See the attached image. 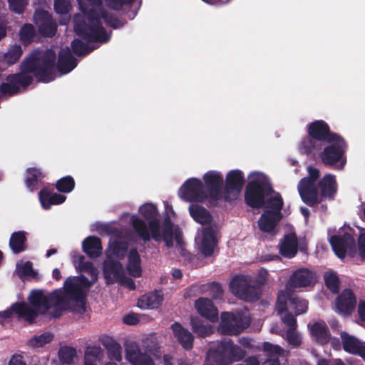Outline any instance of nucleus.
<instances>
[{
    "instance_id": "1",
    "label": "nucleus",
    "mask_w": 365,
    "mask_h": 365,
    "mask_svg": "<svg viewBox=\"0 0 365 365\" xmlns=\"http://www.w3.org/2000/svg\"><path fill=\"white\" fill-rule=\"evenodd\" d=\"M29 304L25 302H16L10 309L0 312V317L6 319L12 312L29 324L34 322L36 317L43 315L53 307L56 309L53 317L59 318L62 312L69 311L83 313L86 311V295L82 287L70 278L64 282V291L55 289L45 294L43 290H32L28 297Z\"/></svg>"
},
{
    "instance_id": "2",
    "label": "nucleus",
    "mask_w": 365,
    "mask_h": 365,
    "mask_svg": "<svg viewBox=\"0 0 365 365\" xmlns=\"http://www.w3.org/2000/svg\"><path fill=\"white\" fill-rule=\"evenodd\" d=\"M56 52L51 48L33 50L19 65L20 72L8 75L6 82L0 85V93L10 96L19 93L20 87L30 86L34 78L31 74L42 83H49L55 79L54 63Z\"/></svg>"
},
{
    "instance_id": "3",
    "label": "nucleus",
    "mask_w": 365,
    "mask_h": 365,
    "mask_svg": "<svg viewBox=\"0 0 365 365\" xmlns=\"http://www.w3.org/2000/svg\"><path fill=\"white\" fill-rule=\"evenodd\" d=\"M86 19L87 21H76L74 30L80 38L88 43H104L110 40V36L102 26L101 19H103L105 24L113 29L122 28L127 24L126 20L118 19L103 9H100L99 11L93 9H90L86 14Z\"/></svg>"
},
{
    "instance_id": "4",
    "label": "nucleus",
    "mask_w": 365,
    "mask_h": 365,
    "mask_svg": "<svg viewBox=\"0 0 365 365\" xmlns=\"http://www.w3.org/2000/svg\"><path fill=\"white\" fill-rule=\"evenodd\" d=\"M307 136L299 145L301 153L314 157L324 147V143H331L340 135L331 132L327 123L323 120H316L307 126Z\"/></svg>"
},
{
    "instance_id": "5",
    "label": "nucleus",
    "mask_w": 365,
    "mask_h": 365,
    "mask_svg": "<svg viewBox=\"0 0 365 365\" xmlns=\"http://www.w3.org/2000/svg\"><path fill=\"white\" fill-rule=\"evenodd\" d=\"M140 215L148 221V225L141 219L133 218L132 225L137 235L144 241L149 242L153 238L156 242L161 240L160 221L157 218V207L146 203L140 207Z\"/></svg>"
},
{
    "instance_id": "6",
    "label": "nucleus",
    "mask_w": 365,
    "mask_h": 365,
    "mask_svg": "<svg viewBox=\"0 0 365 365\" xmlns=\"http://www.w3.org/2000/svg\"><path fill=\"white\" fill-rule=\"evenodd\" d=\"M252 179L247 183L245 191V201L247 206L253 209L262 208L265 199L274 192L267 178L260 173L252 174Z\"/></svg>"
},
{
    "instance_id": "7",
    "label": "nucleus",
    "mask_w": 365,
    "mask_h": 365,
    "mask_svg": "<svg viewBox=\"0 0 365 365\" xmlns=\"http://www.w3.org/2000/svg\"><path fill=\"white\" fill-rule=\"evenodd\" d=\"M328 145L323 147L317 154L322 163L327 167L341 170L344 169L346 158L345 155L348 145L341 135H339Z\"/></svg>"
},
{
    "instance_id": "8",
    "label": "nucleus",
    "mask_w": 365,
    "mask_h": 365,
    "mask_svg": "<svg viewBox=\"0 0 365 365\" xmlns=\"http://www.w3.org/2000/svg\"><path fill=\"white\" fill-rule=\"evenodd\" d=\"M208 356L217 365H230L242 360L245 356V351L232 339L225 338L209 349Z\"/></svg>"
},
{
    "instance_id": "9",
    "label": "nucleus",
    "mask_w": 365,
    "mask_h": 365,
    "mask_svg": "<svg viewBox=\"0 0 365 365\" xmlns=\"http://www.w3.org/2000/svg\"><path fill=\"white\" fill-rule=\"evenodd\" d=\"M308 177L300 180L297 188L302 201L309 207H314L319 203V192L316 187V181L319 177V170L317 168H308Z\"/></svg>"
},
{
    "instance_id": "10",
    "label": "nucleus",
    "mask_w": 365,
    "mask_h": 365,
    "mask_svg": "<svg viewBox=\"0 0 365 365\" xmlns=\"http://www.w3.org/2000/svg\"><path fill=\"white\" fill-rule=\"evenodd\" d=\"M217 330L223 335L237 336L250 326V319L244 314H235L228 312L221 314Z\"/></svg>"
},
{
    "instance_id": "11",
    "label": "nucleus",
    "mask_w": 365,
    "mask_h": 365,
    "mask_svg": "<svg viewBox=\"0 0 365 365\" xmlns=\"http://www.w3.org/2000/svg\"><path fill=\"white\" fill-rule=\"evenodd\" d=\"M287 309L293 310L297 316L302 314L308 309V301L289 291L281 290L277 295L276 309L278 314H282Z\"/></svg>"
},
{
    "instance_id": "12",
    "label": "nucleus",
    "mask_w": 365,
    "mask_h": 365,
    "mask_svg": "<svg viewBox=\"0 0 365 365\" xmlns=\"http://www.w3.org/2000/svg\"><path fill=\"white\" fill-rule=\"evenodd\" d=\"M231 292L246 302H255L259 298L258 289L250 285L243 275L235 276L230 283Z\"/></svg>"
},
{
    "instance_id": "13",
    "label": "nucleus",
    "mask_w": 365,
    "mask_h": 365,
    "mask_svg": "<svg viewBox=\"0 0 365 365\" xmlns=\"http://www.w3.org/2000/svg\"><path fill=\"white\" fill-rule=\"evenodd\" d=\"M180 197L187 202H203L208 199L202 181L197 178L187 180L180 188Z\"/></svg>"
},
{
    "instance_id": "14",
    "label": "nucleus",
    "mask_w": 365,
    "mask_h": 365,
    "mask_svg": "<svg viewBox=\"0 0 365 365\" xmlns=\"http://www.w3.org/2000/svg\"><path fill=\"white\" fill-rule=\"evenodd\" d=\"M243 173L240 170H232L227 173L225 178L223 198L226 202L237 199L245 184Z\"/></svg>"
},
{
    "instance_id": "15",
    "label": "nucleus",
    "mask_w": 365,
    "mask_h": 365,
    "mask_svg": "<svg viewBox=\"0 0 365 365\" xmlns=\"http://www.w3.org/2000/svg\"><path fill=\"white\" fill-rule=\"evenodd\" d=\"M203 180L207 187L208 198L212 203L217 202L223 197L222 186L223 185V177L220 173L211 170L203 175Z\"/></svg>"
},
{
    "instance_id": "16",
    "label": "nucleus",
    "mask_w": 365,
    "mask_h": 365,
    "mask_svg": "<svg viewBox=\"0 0 365 365\" xmlns=\"http://www.w3.org/2000/svg\"><path fill=\"white\" fill-rule=\"evenodd\" d=\"M34 19L42 36L53 37L56 35L57 24L48 11L36 10L34 14Z\"/></svg>"
},
{
    "instance_id": "17",
    "label": "nucleus",
    "mask_w": 365,
    "mask_h": 365,
    "mask_svg": "<svg viewBox=\"0 0 365 365\" xmlns=\"http://www.w3.org/2000/svg\"><path fill=\"white\" fill-rule=\"evenodd\" d=\"M103 273L107 284L122 282L125 278L123 264L114 259L106 257L103 263Z\"/></svg>"
},
{
    "instance_id": "18",
    "label": "nucleus",
    "mask_w": 365,
    "mask_h": 365,
    "mask_svg": "<svg viewBox=\"0 0 365 365\" xmlns=\"http://www.w3.org/2000/svg\"><path fill=\"white\" fill-rule=\"evenodd\" d=\"M329 242L333 251L340 259L345 257L348 250L355 249V240L349 232H345L341 235H334L330 237Z\"/></svg>"
},
{
    "instance_id": "19",
    "label": "nucleus",
    "mask_w": 365,
    "mask_h": 365,
    "mask_svg": "<svg viewBox=\"0 0 365 365\" xmlns=\"http://www.w3.org/2000/svg\"><path fill=\"white\" fill-rule=\"evenodd\" d=\"M316 276L314 272L307 268H299L289 277L287 283V289L307 287L314 284Z\"/></svg>"
},
{
    "instance_id": "20",
    "label": "nucleus",
    "mask_w": 365,
    "mask_h": 365,
    "mask_svg": "<svg viewBox=\"0 0 365 365\" xmlns=\"http://www.w3.org/2000/svg\"><path fill=\"white\" fill-rule=\"evenodd\" d=\"M335 309L344 316L350 315L356 305V298L350 289H344L335 299Z\"/></svg>"
},
{
    "instance_id": "21",
    "label": "nucleus",
    "mask_w": 365,
    "mask_h": 365,
    "mask_svg": "<svg viewBox=\"0 0 365 365\" xmlns=\"http://www.w3.org/2000/svg\"><path fill=\"white\" fill-rule=\"evenodd\" d=\"M319 203L323 199L333 200L337 192L336 178L333 175H324L317 183Z\"/></svg>"
},
{
    "instance_id": "22",
    "label": "nucleus",
    "mask_w": 365,
    "mask_h": 365,
    "mask_svg": "<svg viewBox=\"0 0 365 365\" xmlns=\"http://www.w3.org/2000/svg\"><path fill=\"white\" fill-rule=\"evenodd\" d=\"M77 60L72 55L68 47L61 49L58 53V61L54 63L55 71L56 69L61 74H67L70 73L77 66Z\"/></svg>"
},
{
    "instance_id": "23",
    "label": "nucleus",
    "mask_w": 365,
    "mask_h": 365,
    "mask_svg": "<svg viewBox=\"0 0 365 365\" xmlns=\"http://www.w3.org/2000/svg\"><path fill=\"white\" fill-rule=\"evenodd\" d=\"M195 308L201 317L210 322L218 321V311L211 299L200 297L195 302Z\"/></svg>"
},
{
    "instance_id": "24",
    "label": "nucleus",
    "mask_w": 365,
    "mask_h": 365,
    "mask_svg": "<svg viewBox=\"0 0 365 365\" xmlns=\"http://www.w3.org/2000/svg\"><path fill=\"white\" fill-rule=\"evenodd\" d=\"M171 329L174 337L184 349L190 350L192 348L194 336L188 329L178 322L173 323L171 325Z\"/></svg>"
},
{
    "instance_id": "25",
    "label": "nucleus",
    "mask_w": 365,
    "mask_h": 365,
    "mask_svg": "<svg viewBox=\"0 0 365 365\" xmlns=\"http://www.w3.org/2000/svg\"><path fill=\"white\" fill-rule=\"evenodd\" d=\"M126 358L133 365H154L152 358L145 353H142L136 344H130L125 347Z\"/></svg>"
},
{
    "instance_id": "26",
    "label": "nucleus",
    "mask_w": 365,
    "mask_h": 365,
    "mask_svg": "<svg viewBox=\"0 0 365 365\" xmlns=\"http://www.w3.org/2000/svg\"><path fill=\"white\" fill-rule=\"evenodd\" d=\"M279 253L286 258L294 257L298 252V240L295 234L285 235L279 245Z\"/></svg>"
},
{
    "instance_id": "27",
    "label": "nucleus",
    "mask_w": 365,
    "mask_h": 365,
    "mask_svg": "<svg viewBox=\"0 0 365 365\" xmlns=\"http://www.w3.org/2000/svg\"><path fill=\"white\" fill-rule=\"evenodd\" d=\"M215 232L212 227H206L202 230V240L200 247L201 253L205 257H210L217 246Z\"/></svg>"
},
{
    "instance_id": "28",
    "label": "nucleus",
    "mask_w": 365,
    "mask_h": 365,
    "mask_svg": "<svg viewBox=\"0 0 365 365\" xmlns=\"http://www.w3.org/2000/svg\"><path fill=\"white\" fill-rule=\"evenodd\" d=\"M82 249L90 258L96 259L102 255L101 240L98 237L88 236L83 241Z\"/></svg>"
},
{
    "instance_id": "29",
    "label": "nucleus",
    "mask_w": 365,
    "mask_h": 365,
    "mask_svg": "<svg viewBox=\"0 0 365 365\" xmlns=\"http://www.w3.org/2000/svg\"><path fill=\"white\" fill-rule=\"evenodd\" d=\"M27 232L24 230L14 232L9 238V245L15 255L20 254L27 250Z\"/></svg>"
},
{
    "instance_id": "30",
    "label": "nucleus",
    "mask_w": 365,
    "mask_h": 365,
    "mask_svg": "<svg viewBox=\"0 0 365 365\" xmlns=\"http://www.w3.org/2000/svg\"><path fill=\"white\" fill-rule=\"evenodd\" d=\"M282 218V216L274 215V213L264 211L257 221L258 227L263 232L271 233L274 230Z\"/></svg>"
},
{
    "instance_id": "31",
    "label": "nucleus",
    "mask_w": 365,
    "mask_h": 365,
    "mask_svg": "<svg viewBox=\"0 0 365 365\" xmlns=\"http://www.w3.org/2000/svg\"><path fill=\"white\" fill-rule=\"evenodd\" d=\"M38 197L43 209L48 210L53 205H60L65 202L66 197L59 193H52L46 188L41 190Z\"/></svg>"
},
{
    "instance_id": "32",
    "label": "nucleus",
    "mask_w": 365,
    "mask_h": 365,
    "mask_svg": "<svg viewBox=\"0 0 365 365\" xmlns=\"http://www.w3.org/2000/svg\"><path fill=\"white\" fill-rule=\"evenodd\" d=\"M188 210L192 218L200 225H210L212 221V215L202 205L191 204L189 206Z\"/></svg>"
},
{
    "instance_id": "33",
    "label": "nucleus",
    "mask_w": 365,
    "mask_h": 365,
    "mask_svg": "<svg viewBox=\"0 0 365 365\" xmlns=\"http://www.w3.org/2000/svg\"><path fill=\"white\" fill-rule=\"evenodd\" d=\"M163 300V296L155 291L141 296L138 300L137 305L143 309H153L159 307Z\"/></svg>"
},
{
    "instance_id": "34",
    "label": "nucleus",
    "mask_w": 365,
    "mask_h": 365,
    "mask_svg": "<svg viewBox=\"0 0 365 365\" xmlns=\"http://www.w3.org/2000/svg\"><path fill=\"white\" fill-rule=\"evenodd\" d=\"M126 269L128 274L133 277H140L142 275L141 259L135 248L131 249L128 253Z\"/></svg>"
},
{
    "instance_id": "35",
    "label": "nucleus",
    "mask_w": 365,
    "mask_h": 365,
    "mask_svg": "<svg viewBox=\"0 0 365 365\" xmlns=\"http://www.w3.org/2000/svg\"><path fill=\"white\" fill-rule=\"evenodd\" d=\"M128 250V245L126 242L115 240L109 242L106 252V257L110 259L116 257L118 260H121L125 257Z\"/></svg>"
},
{
    "instance_id": "36",
    "label": "nucleus",
    "mask_w": 365,
    "mask_h": 365,
    "mask_svg": "<svg viewBox=\"0 0 365 365\" xmlns=\"http://www.w3.org/2000/svg\"><path fill=\"white\" fill-rule=\"evenodd\" d=\"M311 334L316 338L318 343L326 344L330 340V332L324 322H315L311 327Z\"/></svg>"
},
{
    "instance_id": "37",
    "label": "nucleus",
    "mask_w": 365,
    "mask_h": 365,
    "mask_svg": "<svg viewBox=\"0 0 365 365\" xmlns=\"http://www.w3.org/2000/svg\"><path fill=\"white\" fill-rule=\"evenodd\" d=\"M284 206V201L279 192H277L273 197H270L265 199V205L264 208L267 210H264L265 212H269L272 214L274 213V215L282 216V210Z\"/></svg>"
},
{
    "instance_id": "38",
    "label": "nucleus",
    "mask_w": 365,
    "mask_h": 365,
    "mask_svg": "<svg viewBox=\"0 0 365 365\" xmlns=\"http://www.w3.org/2000/svg\"><path fill=\"white\" fill-rule=\"evenodd\" d=\"M341 338L344 350L349 354L356 355L361 345L359 340L346 332L341 333Z\"/></svg>"
},
{
    "instance_id": "39",
    "label": "nucleus",
    "mask_w": 365,
    "mask_h": 365,
    "mask_svg": "<svg viewBox=\"0 0 365 365\" xmlns=\"http://www.w3.org/2000/svg\"><path fill=\"white\" fill-rule=\"evenodd\" d=\"M190 325L193 332L200 337L205 338L209 336L212 332L211 327L205 324L203 321L198 317H191Z\"/></svg>"
},
{
    "instance_id": "40",
    "label": "nucleus",
    "mask_w": 365,
    "mask_h": 365,
    "mask_svg": "<svg viewBox=\"0 0 365 365\" xmlns=\"http://www.w3.org/2000/svg\"><path fill=\"white\" fill-rule=\"evenodd\" d=\"M103 346L107 349L108 358L111 360L120 361L121 356V346L120 345L113 339L104 341Z\"/></svg>"
},
{
    "instance_id": "41",
    "label": "nucleus",
    "mask_w": 365,
    "mask_h": 365,
    "mask_svg": "<svg viewBox=\"0 0 365 365\" xmlns=\"http://www.w3.org/2000/svg\"><path fill=\"white\" fill-rule=\"evenodd\" d=\"M324 280L326 287L333 294H337L340 289V280L335 272H327L324 275Z\"/></svg>"
},
{
    "instance_id": "42",
    "label": "nucleus",
    "mask_w": 365,
    "mask_h": 365,
    "mask_svg": "<svg viewBox=\"0 0 365 365\" xmlns=\"http://www.w3.org/2000/svg\"><path fill=\"white\" fill-rule=\"evenodd\" d=\"M19 37L21 42L25 45L33 42L36 37L34 26L31 24H25L20 29Z\"/></svg>"
},
{
    "instance_id": "43",
    "label": "nucleus",
    "mask_w": 365,
    "mask_h": 365,
    "mask_svg": "<svg viewBox=\"0 0 365 365\" xmlns=\"http://www.w3.org/2000/svg\"><path fill=\"white\" fill-rule=\"evenodd\" d=\"M76 182L73 178L71 175L64 176L56 182V190L63 193H69L75 188Z\"/></svg>"
},
{
    "instance_id": "44",
    "label": "nucleus",
    "mask_w": 365,
    "mask_h": 365,
    "mask_svg": "<svg viewBox=\"0 0 365 365\" xmlns=\"http://www.w3.org/2000/svg\"><path fill=\"white\" fill-rule=\"evenodd\" d=\"M23 53L21 46L14 44L11 46L8 51L4 54V61L9 65H13L16 63Z\"/></svg>"
},
{
    "instance_id": "45",
    "label": "nucleus",
    "mask_w": 365,
    "mask_h": 365,
    "mask_svg": "<svg viewBox=\"0 0 365 365\" xmlns=\"http://www.w3.org/2000/svg\"><path fill=\"white\" fill-rule=\"evenodd\" d=\"M71 46L73 52L78 56H84L96 48L95 47H89L79 38L73 40Z\"/></svg>"
},
{
    "instance_id": "46",
    "label": "nucleus",
    "mask_w": 365,
    "mask_h": 365,
    "mask_svg": "<svg viewBox=\"0 0 365 365\" xmlns=\"http://www.w3.org/2000/svg\"><path fill=\"white\" fill-rule=\"evenodd\" d=\"M29 176L26 179V185L29 190L34 191L37 189L38 179L41 175L39 170L31 168L27 170Z\"/></svg>"
},
{
    "instance_id": "47",
    "label": "nucleus",
    "mask_w": 365,
    "mask_h": 365,
    "mask_svg": "<svg viewBox=\"0 0 365 365\" xmlns=\"http://www.w3.org/2000/svg\"><path fill=\"white\" fill-rule=\"evenodd\" d=\"M76 354V349L70 346H63L58 351V357L63 364H71Z\"/></svg>"
},
{
    "instance_id": "48",
    "label": "nucleus",
    "mask_w": 365,
    "mask_h": 365,
    "mask_svg": "<svg viewBox=\"0 0 365 365\" xmlns=\"http://www.w3.org/2000/svg\"><path fill=\"white\" fill-rule=\"evenodd\" d=\"M53 338L51 333H43L39 336H35L29 341V344L34 347H41L43 345L50 343Z\"/></svg>"
},
{
    "instance_id": "49",
    "label": "nucleus",
    "mask_w": 365,
    "mask_h": 365,
    "mask_svg": "<svg viewBox=\"0 0 365 365\" xmlns=\"http://www.w3.org/2000/svg\"><path fill=\"white\" fill-rule=\"evenodd\" d=\"M135 0H105L106 5L111 10L119 11L124 6H129Z\"/></svg>"
},
{
    "instance_id": "50",
    "label": "nucleus",
    "mask_w": 365,
    "mask_h": 365,
    "mask_svg": "<svg viewBox=\"0 0 365 365\" xmlns=\"http://www.w3.org/2000/svg\"><path fill=\"white\" fill-rule=\"evenodd\" d=\"M85 257L83 255L79 256L78 262L79 267L82 271L86 272L88 274L91 276H97V269L94 267L93 264L91 262L87 261L85 262Z\"/></svg>"
},
{
    "instance_id": "51",
    "label": "nucleus",
    "mask_w": 365,
    "mask_h": 365,
    "mask_svg": "<svg viewBox=\"0 0 365 365\" xmlns=\"http://www.w3.org/2000/svg\"><path fill=\"white\" fill-rule=\"evenodd\" d=\"M69 0H54V10L58 14H66L71 10Z\"/></svg>"
},
{
    "instance_id": "52",
    "label": "nucleus",
    "mask_w": 365,
    "mask_h": 365,
    "mask_svg": "<svg viewBox=\"0 0 365 365\" xmlns=\"http://www.w3.org/2000/svg\"><path fill=\"white\" fill-rule=\"evenodd\" d=\"M8 3L10 10L18 14L24 13L28 4L27 0H8Z\"/></svg>"
},
{
    "instance_id": "53",
    "label": "nucleus",
    "mask_w": 365,
    "mask_h": 365,
    "mask_svg": "<svg viewBox=\"0 0 365 365\" xmlns=\"http://www.w3.org/2000/svg\"><path fill=\"white\" fill-rule=\"evenodd\" d=\"M222 285L218 282H212L209 284V294L215 299H220L223 297Z\"/></svg>"
},
{
    "instance_id": "54",
    "label": "nucleus",
    "mask_w": 365,
    "mask_h": 365,
    "mask_svg": "<svg viewBox=\"0 0 365 365\" xmlns=\"http://www.w3.org/2000/svg\"><path fill=\"white\" fill-rule=\"evenodd\" d=\"M102 354V350L100 346H92L88 347L85 351V356L84 358H86L87 359H93L99 361L100 357Z\"/></svg>"
},
{
    "instance_id": "55",
    "label": "nucleus",
    "mask_w": 365,
    "mask_h": 365,
    "mask_svg": "<svg viewBox=\"0 0 365 365\" xmlns=\"http://www.w3.org/2000/svg\"><path fill=\"white\" fill-rule=\"evenodd\" d=\"M282 321L289 327L288 329H296L297 319L292 313L285 312L284 314L282 316Z\"/></svg>"
},
{
    "instance_id": "56",
    "label": "nucleus",
    "mask_w": 365,
    "mask_h": 365,
    "mask_svg": "<svg viewBox=\"0 0 365 365\" xmlns=\"http://www.w3.org/2000/svg\"><path fill=\"white\" fill-rule=\"evenodd\" d=\"M294 330L295 329H288L287 332V337L289 344L297 346L301 344V339Z\"/></svg>"
},
{
    "instance_id": "57",
    "label": "nucleus",
    "mask_w": 365,
    "mask_h": 365,
    "mask_svg": "<svg viewBox=\"0 0 365 365\" xmlns=\"http://www.w3.org/2000/svg\"><path fill=\"white\" fill-rule=\"evenodd\" d=\"M268 275H269V273L265 269H263V268L260 269L258 271V273H257V277L255 279L256 284L259 287L264 285L267 283V281L268 279Z\"/></svg>"
},
{
    "instance_id": "58",
    "label": "nucleus",
    "mask_w": 365,
    "mask_h": 365,
    "mask_svg": "<svg viewBox=\"0 0 365 365\" xmlns=\"http://www.w3.org/2000/svg\"><path fill=\"white\" fill-rule=\"evenodd\" d=\"M264 349L265 351L269 352L270 355H280L282 351V349L279 346L273 345L269 342L264 343Z\"/></svg>"
},
{
    "instance_id": "59",
    "label": "nucleus",
    "mask_w": 365,
    "mask_h": 365,
    "mask_svg": "<svg viewBox=\"0 0 365 365\" xmlns=\"http://www.w3.org/2000/svg\"><path fill=\"white\" fill-rule=\"evenodd\" d=\"M358 247L359 255L362 259L365 260V233H362L358 238Z\"/></svg>"
},
{
    "instance_id": "60",
    "label": "nucleus",
    "mask_w": 365,
    "mask_h": 365,
    "mask_svg": "<svg viewBox=\"0 0 365 365\" xmlns=\"http://www.w3.org/2000/svg\"><path fill=\"white\" fill-rule=\"evenodd\" d=\"M123 322L124 324L128 325H135L139 322V318L137 314L134 313H130L128 314H126L123 319Z\"/></svg>"
},
{
    "instance_id": "61",
    "label": "nucleus",
    "mask_w": 365,
    "mask_h": 365,
    "mask_svg": "<svg viewBox=\"0 0 365 365\" xmlns=\"http://www.w3.org/2000/svg\"><path fill=\"white\" fill-rule=\"evenodd\" d=\"M262 365H280L279 355H269V357L263 362Z\"/></svg>"
},
{
    "instance_id": "62",
    "label": "nucleus",
    "mask_w": 365,
    "mask_h": 365,
    "mask_svg": "<svg viewBox=\"0 0 365 365\" xmlns=\"http://www.w3.org/2000/svg\"><path fill=\"white\" fill-rule=\"evenodd\" d=\"M33 272L32 263L29 261L26 262L21 267V273L26 276H31Z\"/></svg>"
},
{
    "instance_id": "63",
    "label": "nucleus",
    "mask_w": 365,
    "mask_h": 365,
    "mask_svg": "<svg viewBox=\"0 0 365 365\" xmlns=\"http://www.w3.org/2000/svg\"><path fill=\"white\" fill-rule=\"evenodd\" d=\"M358 314L362 322H365V301H360L358 305Z\"/></svg>"
},
{
    "instance_id": "64",
    "label": "nucleus",
    "mask_w": 365,
    "mask_h": 365,
    "mask_svg": "<svg viewBox=\"0 0 365 365\" xmlns=\"http://www.w3.org/2000/svg\"><path fill=\"white\" fill-rule=\"evenodd\" d=\"M9 365H26L23 361V357L20 355L13 356L9 361Z\"/></svg>"
}]
</instances>
